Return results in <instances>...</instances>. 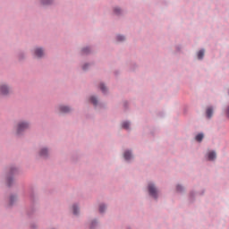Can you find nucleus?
I'll use <instances>...</instances> for the list:
<instances>
[{
    "label": "nucleus",
    "mask_w": 229,
    "mask_h": 229,
    "mask_svg": "<svg viewBox=\"0 0 229 229\" xmlns=\"http://www.w3.org/2000/svg\"><path fill=\"white\" fill-rule=\"evenodd\" d=\"M0 92H1V94H3L4 96H6V94H8V92H10V89H8V88L6 87V85H2V86L0 87Z\"/></svg>",
    "instance_id": "nucleus-3"
},
{
    "label": "nucleus",
    "mask_w": 229,
    "mask_h": 229,
    "mask_svg": "<svg viewBox=\"0 0 229 229\" xmlns=\"http://www.w3.org/2000/svg\"><path fill=\"white\" fill-rule=\"evenodd\" d=\"M14 199H15V196H11L10 198L11 205L12 203H13Z\"/></svg>",
    "instance_id": "nucleus-20"
},
{
    "label": "nucleus",
    "mask_w": 229,
    "mask_h": 229,
    "mask_svg": "<svg viewBox=\"0 0 229 229\" xmlns=\"http://www.w3.org/2000/svg\"><path fill=\"white\" fill-rule=\"evenodd\" d=\"M90 101L91 103H93V105H98V98H96L95 97H91Z\"/></svg>",
    "instance_id": "nucleus-13"
},
{
    "label": "nucleus",
    "mask_w": 229,
    "mask_h": 229,
    "mask_svg": "<svg viewBox=\"0 0 229 229\" xmlns=\"http://www.w3.org/2000/svg\"><path fill=\"white\" fill-rule=\"evenodd\" d=\"M78 208L76 206H73V214L76 216L78 214Z\"/></svg>",
    "instance_id": "nucleus-19"
},
{
    "label": "nucleus",
    "mask_w": 229,
    "mask_h": 229,
    "mask_svg": "<svg viewBox=\"0 0 229 229\" xmlns=\"http://www.w3.org/2000/svg\"><path fill=\"white\" fill-rule=\"evenodd\" d=\"M123 128H124L125 130H128V128H130V123L129 122H123L122 124Z\"/></svg>",
    "instance_id": "nucleus-12"
},
{
    "label": "nucleus",
    "mask_w": 229,
    "mask_h": 229,
    "mask_svg": "<svg viewBox=\"0 0 229 229\" xmlns=\"http://www.w3.org/2000/svg\"><path fill=\"white\" fill-rule=\"evenodd\" d=\"M35 55L38 58H42V56H44V50H42V48H36Z\"/></svg>",
    "instance_id": "nucleus-4"
},
{
    "label": "nucleus",
    "mask_w": 229,
    "mask_h": 229,
    "mask_svg": "<svg viewBox=\"0 0 229 229\" xmlns=\"http://www.w3.org/2000/svg\"><path fill=\"white\" fill-rule=\"evenodd\" d=\"M28 128H30V124L26 122H21L18 124L17 133H22V131H24V130H28Z\"/></svg>",
    "instance_id": "nucleus-1"
},
{
    "label": "nucleus",
    "mask_w": 229,
    "mask_h": 229,
    "mask_svg": "<svg viewBox=\"0 0 229 229\" xmlns=\"http://www.w3.org/2000/svg\"><path fill=\"white\" fill-rule=\"evenodd\" d=\"M39 155L40 157H47V148L41 149Z\"/></svg>",
    "instance_id": "nucleus-11"
},
{
    "label": "nucleus",
    "mask_w": 229,
    "mask_h": 229,
    "mask_svg": "<svg viewBox=\"0 0 229 229\" xmlns=\"http://www.w3.org/2000/svg\"><path fill=\"white\" fill-rule=\"evenodd\" d=\"M203 137H204V135H203V133H199V134H198L197 136H196V140L198 141V142H201V140H203Z\"/></svg>",
    "instance_id": "nucleus-10"
},
{
    "label": "nucleus",
    "mask_w": 229,
    "mask_h": 229,
    "mask_svg": "<svg viewBox=\"0 0 229 229\" xmlns=\"http://www.w3.org/2000/svg\"><path fill=\"white\" fill-rule=\"evenodd\" d=\"M105 208H106L105 205H100V206H99V212H100V213L105 212Z\"/></svg>",
    "instance_id": "nucleus-14"
},
{
    "label": "nucleus",
    "mask_w": 229,
    "mask_h": 229,
    "mask_svg": "<svg viewBox=\"0 0 229 229\" xmlns=\"http://www.w3.org/2000/svg\"><path fill=\"white\" fill-rule=\"evenodd\" d=\"M148 192L152 198H157L158 197V191H157V188H155V185L148 184Z\"/></svg>",
    "instance_id": "nucleus-2"
},
{
    "label": "nucleus",
    "mask_w": 229,
    "mask_h": 229,
    "mask_svg": "<svg viewBox=\"0 0 229 229\" xmlns=\"http://www.w3.org/2000/svg\"><path fill=\"white\" fill-rule=\"evenodd\" d=\"M100 89L102 90V92H106V87H105V84H100Z\"/></svg>",
    "instance_id": "nucleus-17"
},
{
    "label": "nucleus",
    "mask_w": 229,
    "mask_h": 229,
    "mask_svg": "<svg viewBox=\"0 0 229 229\" xmlns=\"http://www.w3.org/2000/svg\"><path fill=\"white\" fill-rule=\"evenodd\" d=\"M43 4H51V0H41Z\"/></svg>",
    "instance_id": "nucleus-15"
},
{
    "label": "nucleus",
    "mask_w": 229,
    "mask_h": 229,
    "mask_svg": "<svg viewBox=\"0 0 229 229\" xmlns=\"http://www.w3.org/2000/svg\"><path fill=\"white\" fill-rule=\"evenodd\" d=\"M60 112H62V114H68V112H71V107L66 106H61L59 107Z\"/></svg>",
    "instance_id": "nucleus-5"
},
{
    "label": "nucleus",
    "mask_w": 229,
    "mask_h": 229,
    "mask_svg": "<svg viewBox=\"0 0 229 229\" xmlns=\"http://www.w3.org/2000/svg\"><path fill=\"white\" fill-rule=\"evenodd\" d=\"M114 13H116V15H119V13H121V9L114 8Z\"/></svg>",
    "instance_id": "nucleus-18"
},
{
    "label": "nucleus",
    "mask_w": 229,
    "mask_h": 229,
    "mask_svg": "<svg viewBox=\"0 0 229 229\" xmlns=\"http://www.w3.org/2000/svg\"><path fill=\"white\" fill-rule=\"evenodd\" d=\"M180 189H182V186L178 185L177 186V191H180Z\"/></svg>",
    "instance_id": "nucleus-22"
},
{
    "label": "nucleus",
    "mask_w": 229,
    "mask_h": 229,
    "mask_svg": "<svg viewBox=\"0 0 229 229\" xmlns=\"http://www.w3.org/2000/svg\"><path fill=\"white\" fill-rule=\"evenodd\" d=\"M227 115H229V106H228V108H227Z\"/></svg>",
    "instance_id": "nucleus-23"
},
{
    "label": "nucleus",
    "mask_w": 229,
    "mask_h": 229,
    "mask_svg": "<svg viewBox=\"0 0 229 229\" xmlns=\"http://www.w3.org/2000/svg\"><path fill=\"white\" fill-rule=\"evenodd\" d=\"M118 42H123L124 40V36H117Z\"/></svg>",
    "instance_id": "nucleus-16"
},
{
    "label": "nucleus",
    "mask_w": 229,
    "mask_h": 229,
    "mask_svg": "<svg viewBox=\"0 0 229 229\" xmlns=\"http://www.w3.org/2000/svg\"><path fill=\"white\" fill-rule=\"evenodd\" d=\"M208 160H215L216 158V152L215 151H211L208 154Z\"/></svg>",
    "instance_id": "nucleus-6"
},
{
    "label": "nucleus",
    "mask_w": 229,
    "mask_h": 229,
    "mask_svg": "<svg viewBox=\"0 0 229 229\" xmlns=\"http://www.w3.org/2000/svg\"><path fill=\"white\" fill-rule=\"evenodd\" d=\"M123 158H125L126 160H130L131 158V152L125 151L123 154Z\"/></svg>",
    "instance_id": "nucleus-7"
},
{
    "label": "nucleus",
    "mask_w": 229,
    "mask_h": 229,
    "mask_svg": "<svg viewBox=\"0 0 229 229\" xmlns=\"http://www.w3.org/2000/svg\"><path fill=\"white\" fill-rule=\"evenodd\" d=\"M205 56V50H200L198 52V58L199 60H201Z\"/></svg>",
    "instance_id": "nucleus-8"
},
{
    "label": "nucleus",
    "mask_w": 229,
    "mask_h": 229,
    "mask_svg": "<svg viewBox=\"0 0 229 229\" xmlns=\"http://www.w3.org/2000/svg\"><path fill=\"white\" fill-rule=\"evenodd\" d=\"M212 114H213L212 108H211V107H208V108L207 109V117H208V119H210V117H212Z\"/></svg>",
    "instance_id": "nucleus-9"
},
{
    "label": "nucleus",
    "mask_w": 229,
    "mask_h": 229,
    "mask_svg": "<svg viewBox=\"0 0 229 229\" xmlns=\"http://www.w3.org/2000/svg\"><path fill=\"white\" fill-rule=\"evenodd\" d=\"M83 53H87V51H89V48H83Z\"/></svg>",
    "instance_id": "nucleus-21"
},
{
    "label": "nucleus",
    "mask_w": 229,
    "mask_h": 229,
    "mask_svg": "<svg viewBox=\"0 0 229 229\" xmlns=\"http://www.w3.org/2000/svg\"><path fill=\"white\" fill-rule=\"evenodd\" d=\"M83 69H84V71H85V69H87L85 66H83Z\"/></svg>",
    "instance_id": "nucleus-24"
}]
</instances>
